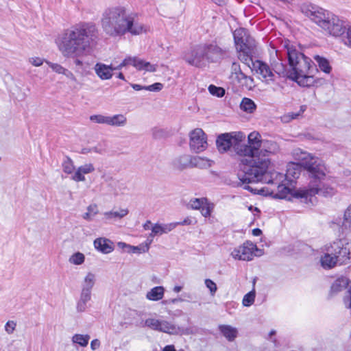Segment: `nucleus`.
<instances>
[{"label":"nucleus","mask_w":351,"mask_h":351,"mask_svg":"<svg viewBox=\"0 0 351 351\" xmlns=\"http://www.w3.org/2000/svg\"><path fill=\"white\" fill-rule=\"evenodd\" d=\"M293 158L298 162H289L284 179L291 182L299 178L302 167L306 171L309 178L307 188L300 189L295 192L294 196L313 204L315 195L331 196L335 193V189L324 182L328 179V170L324 162L319 158L300 149H294L292 152Z\"/></svg>","instance_id":"f257e3e1"},{"label":"nucleus","mask_w":351,"mask_h":351,"mask_svg":"<svg viewBox=\"0 0 351 351\" xmlns=\"http://www.w3.org/2000/svg\"><path fill=\"white\" fill-rule=\"evenodd\" d=\"M99 29L93 22H80L65 29L56 39V43L62 56L75 60L76 65H82L78 59L96 44Z\"/></svg>","instance_id":"f03ea898"},{"label":"nucleus","mask_w":351,"mask_h":351,"mask_svg":"<svg viewBox=\"0 0 351 351\" xmlns=\"http://www.w3.org/2000/svg\"><path fill=\"white\" fill-rule=\"evenodd\" d=\"M137 15L123 5L109 7L104 10L100 25L109 37L117 38L127 33L139 35L146 32L143 24L136 21Z\"/></svg>","instance_id":"7ed1b4c3"},{"label":"nucleus","mask_w":351,"mask_h":351,"mask_svg":"<svg viewBox=\"0 0 351 351\" xmlns=\"http://www.w3.org/2000/svg\"><path fill=\"white\" fill-rule=\"evenodd\" d=\"M259 166L254 165L245 170V175H240L239 180L241 182L249 184L253 182H263L267 184H273L276 186V191L268 190L265 188L260 189H254L248 185L243 186L245 189L249 190L254 193H258L263 195H271L278 199L287 198L290 193L291 190L287 186V181L284 178V174L277 171H267L271 163L269 159H265L259 162Z\"/></svg>","instance_id":"20e7f679"},{"label":"nucleus","mask_w":351,"mask_h":351,"mask_svg":"<svg viewBox=\"0 0 351 351\" xmlns=\"http://www.w3.org/2000/svg\"><path fill=\"white\" fill-rule=\"evenodd\" d=\"M282 46L286 49L291 68L288 77L296 82L300 86H313L315 82V79L311 74V60L299 51L289 40H284L282 43Z\"/></svg>","instance_id":"39448f33"},{"label":"nucleus","mask_w":351,"mask_h":351,"mask_svg":"<svg viewBox=\"0 0 351 351\" xmlns=\"http://www.w3.org/2000/svg\"><path fill=\"white\" fill-rule=\"evenodd\" d=\"M301 12L328 36L339 37L346 31L345 22L335 14L311 4L301 6Z\"/></svg>","instance_id":"423d86ee"},{"label":"nucleus","mask_w":351,"mask_h":351,"mask_svg":"<svg viewBox=\"0 0 351 351\" xmlns=\"http://www.w3.org/2000/svg\"><path fill=\"white\" fill-rule=\"evenodd\" d=\"M247 138L248 144L240 143L239 156L247 158L241 160L240 168L241 173L239 174V176L240 175H245V170L247 167L251 168L254 165L259 166V162L265 159L259 158V156H258L263 141L261 140V134L258 132L254 131L248 135Z\"/></svg>","instance_id":"0eeeda50"},{"label":"nucleus","mask_w":351,"mask_h":351,"mask_svg":"<svg viewBox=\"0 0 351 351\" xmlns=\"http://www.w3.org/2000/svg\"><path fill=\"white\" fill-rule=\"evenodd\" d=\"M245 136L241 132H233L219 135L216 141V145L219 152H226L232 147L237 154L239 155L240 143L244 141Z\"/></svg>","instance_id":"6e6552de"},{"label":"nucleus","mask_w":351,"mask_h":351,"mask_svg":"<svg viewBox=\"0 0 351 351\" xmlns=\"http://www.w3.org/2000/svg\"><path fill=\"white\" fill-rule=\"evenodd\" d=\"M326 251L335 255L339 264H346L351 259V241L338 239L326 245Z\"/></svg>","instance_id":"1a4fd4ad"},{"label":"nucleus","mask_w":351,"mask_h":351,"mask_svg":"<svg viewBox=\"0 0 351 351\" xmlns=\"http://www.w3.org/2000/svg\"><path fill=\"white\" fill-rule=\"evenodd\" d=\"M263 254L262 250L250 241L234 247L230 252V256L234 259L243 261H252L254 256H260Z\"/></svg>","instance_id":"9d476101"},{"label":"nucleus","mask_w":351,"mask_h":351,"mask_svg":"<svg viewBox=\"0 0 351 351\" xmlns=\"http://www.w3.org/2000/svg\"><path fill=\"white\" fill-rule=\"evenodd\" d=\"M205 50L202 44L195 45L184 53L183 59L191 66L201 67L206 62Z\"/></svg>","instance_id":"9b49d317"},{"label":"nucleus","mask_w":351,"mask_h":351,"mask_svg":"<svg viewBox=\"0 0 351 351\" xmlns=\"http://www.w3.org/2000/svg\"><path fill=\"white\" fill-rule=\"evenodd\" d=\"M145 325L152 330L169 335H178L180 332L179 327L167 320L151 317L145 320Z\"/></svg>","instance_id":"f8f14e48"},{"label":"nucleus","mask_w":351,"mask_h":351,"mask_svg":"<svg viewBox=\"0 0 351 351\" xmlns=\"http://www.w3.org/2000/svg\"><path fill=\"white\" fill-rule=\"evenodd\" d=\"M189 146L196 153L202 152L207 148V136L202 129L195 128L189 133Z\"/></svg>","instance_id":"ddd939ff"},{"label":"nucleus","mask_w":351,"mask_h":351,"mask_svg":"<svg viewBox=\"0 0 351 351\" xmlns=\"http://www.w3.org/2000/svg\"><path fill=\"white\" fill-rule=\"evenodd\" d=\"M234 40L237 49L247 47L254 48L255 46L254 40L244 28H239L234 32Z\"/></svg>","instance_id":"4468645a"},{"label":"nucleus","mask_w":351,"mask_h":351,"mask_svg":"<svg viewBox=\"0 0 351 351\" xmlns=\"http://www.w3.org/2000/svg\"><path fill=\"white\" fill-rule=\"evenodd\" d=\"M347 287H348V293L350 298H345L344 304L346 308H351V281L350 282L347 278L341 277L337 278L331 286L330 293L332 294H337Z\"/></svg>","instance_id":"2eb2a0df"},{"label":"nucleus","mask_w":351,"mask_h":351,"mask_svg":"<svg viewBox=\"0 0 351 351\" xmlns=\"http://www.w3.org/2000/svg\"><path fill=\"white\" fill-rule=\"evenodd\" d=\"M252 69L259 74L263 80L267 84L274 82L275 75L269 66L261 60H256L252 62Z\"/></svg>","instance_id":"dca6fc26"},{"label":"nucleus","mask_w":351,"mask_h":351,"mask_svg":"<svg viewBox=\"0 0 351 351\" xmlns=\"http://www.w3.org/2000/svg\"><path fill=\"white\" fill-rule=\"evenodd\" d=\"M95 171V168L93 163H85L75 169L71 178L76 182H84L86 181L85 175L93 173Z\"/></svg>","instance_id":"f3484780"},{"label":"nucleus","mask_w":351,"mask_h":351,"mask_svg":"<svg viewBox=\"0 0 351 351\" xmlns=\"http://www.w3.org/2000/svg\"><path fill=\"white\" fill-rule=\"evenodd\" d=\"M205 47L206 61L215 62L223 56L224 51L215 44H202Z\"/></svg>","instance_id":"a211bd4d"},{"label":"nucleus","mask_w":351,"mask_h":351,"mask_svg":"<svg viewBox=\"0 0 351 351\" xmlns=\"http://www.w3.org/2000/svg\"><path fill=\"white\" fill-rule=\"evenodd\" d=\"M129 213L127 208H113L103 213L104 219L107 222L120 221Z\"/></svg>","instance_id":"6ab92c4d"},{"label":"nucleus","mask_w":351,"mask_h":351,"mask_svg":"<svg viewBox=\"0 0 351 351\" xmlns=\"http://www.w3.org/2000/svg\"><path fill=\"white\" fill-rule=\"evenodd\" d=\"M279 151L278 145L272 141H263L258 156L261 158H268L270 154H274Z\"/></svg>","instance_id":"aec40b11"},{"label":"nucleus","mask_w":351,"mask_h":351,"mask_svg":"<svg viewBox=\"0 0 351 351\" xmlns=\"http://www.w3.org/2000/svg\"><path fill=\"white\" fill-rule=\"evenodd\" d=\"M96 75L102 80H107L112 78L113 74V66L104 63L98 62L94 66Z\"/></svg>","instance_id":"412c9836"},{"label":"nucleus","mask_w":351,"mask_h":351,"mask_svg":"<svg viewBox=\"0 0 351 351\" xmlns=\"http://www.w3.org/2000/svg\"><path fill=\"white\" fill-rule=\"evenodd\" d=\"M93 245L97 251L103 254H109L114 250L113 243L110 239L104 237L96 239Z\"/></svg>","instance_id":"4be33fe9"},{"label":"nucleus","mask_w":351,"mask_h":351,"mask_svg":"<svg viewBox=\"0 0 351 351\" xmlns=\"http://www.w3.org/2000/svg\"><path fill=\"white\" fill-rule=\"evenodd\" d=\"M176 223H154L152 227V232L149 234V237H154L157 235H161L162 234H167L174 228H176Z\"/></svg>","instance_id":"5701e85b"},{"label":"nucleus","mask_w":351,"mask_h":351,"mask_svg":"<svg viewBox=\"0 0 351 351\" xmlns=\"http://www.w3.org/2000/svg\"><path fill=\"white\" fill-rule=\"evenodd\" d=\"M333 223L340 226L343 230L351 232V204L344 210L343 219H336Z\"/></svg>","instance_id":"b1692460"},{"label":"nucleus","mask_w":351,"mask_h":351,"mask_svg":"<svg viewBox=\"0 0 351 351\" xmlns=\"http://www.w3.org/2000/svg\"><path fill=\"white\" fill-rule=\"evenodd\" d=\"M192 156L184 154L176 158L173 165L175 168L179 170H183L191 167Z\"/></svg>","instance_id":"393cba45"},{"label":"nucleus","mask_w":351,"mask_h":351,"mask_svg":"<svg viewBox=\"0 0 351 351\" xmlns=\"http://www.w3.org/2000/svg\"><path fill=\"white\" fill-rule=\"evenodd\" d=\"M108 126L115 128H123L128 123V119L123 114L109 115Z\"/></svg>","instance_id":"a878e982"},{"label":"nucleus","mask_w":351,"mask_h":351,"mask_svg":"<svg viewBox=\"0 0 351 351\" xmlns=\"http://www.w3.org/2000/svg\"><path fill=\"white\" fill-rule=\"evenodd\" d=\"M320 262L324 268L330 269L335 267V265L339 263V261L335 255H333L331 252L326 251V254L322 256Z\"/></svg>","instance_id":"bb28decb"},{"label":"nucleus","mask_w":351,"mask_h":351,"mask_svg":"<svg viewBox=\"0 0 351 351\" xmlns=\"http://www.w3.org/2000/svg\"><path fill=\"white\" fill-rule=\"evenodd\" d=\"M91 299V292L81 290L80 298L77 304V310L79 312H84L86 309L87 302Z\"/></svg>","instance_id":"cd10ccee"},{"label":"nucleus","mask_w":351,"mask_h":351,"mask_svg":"<svg viewBox=\"0 0 351 351\" xmlns=\"http://www.w3.org/2000/svg\"><path fill=\"white\" fill-rule=\"evenodd\" d=\"M165 294V288L158 286L152 288L146 293V298L151 301H158L161 300Z\"/></svg>","instance_id":"c85d7f7f"},{"label":"nucleus","mask_w":351,"mask_h":351,"mask_svg":"<svg viewBox=\"0 0 351 351\" xmlns=\"http://www.w3.org/2000/svg\"><path fill=\"white\" fill-rule=\"evenodd\" d=\"M222 335L230 341H232L237 336V329L230 325H221L219 327Z\"/></svg>","instance_id":"c756f323"},{"label":"nucleus","mask_w":351,"mask_h":351,"mask_svg":"<svg viewBox=\"0 0 351 351\" xmlns=\"http://www.w3.org/2000/svg\"><path fill=\"white\" fill-rule=\"evenodd\" d=\"M96 281V276L92 272H88L84 276L82 282V289L84 291H92Z\"/></svg>","instance_id":"7c9ffc66"},{"label":"nucleus","mask_w":351,"mask_h":351,"mask_svg":"<svg viewBox=\"0 0 351 351\" xmlns=\"http://www.w3.org/2000/svg\"><path fill=\"white\" fill-rule=\"evenodd\" d=\"M254 48H243V49H237L238 52V58L239 59L245 63V64H247L250 66V62H253L252 60V53Z\"/></svg>","instance_id":"2f4dec72"},{"label":"nucleus","mask_w":351,"mask_h":351,"mask_svg":"<svg viewBox=\"0 0 351 351\" xmlns=\"http://www.w3.org/2000/svg\"><path fill=\"white\" fill-rule=\"evenodd\" d=\"M314 60L321 71L327 74L331 72L332 67L330 62L326 58L316 55L314 56Z\"/></svg>","instance_id":"473e14b6"},{"label":"nucleus","mask_w":351,"mask_h":351,"mask_svg":"<svg viewBox=\"0 0 351 351\" xmlns=\"http://www.w3.org/2000/svg\"><path fill=\"white\" fill-rule=\"evenodd\" d=\"M213 162L207 158L199 156L192 157L191 167L205 169L211 167Z\"/></svg>","instance_id":"72a5a7b5"},{"label":"nucleus","mask_w":351,"mask_h":351,"mask_svg":"<svg viewBox=\"0 0 351 351\" xmlns=\"http://www.w3.org/2000/svg\"><path fill=\"white\" fill-rule=\"evenodd\" d=\"M99 213L96 204H91L86 208V211L82 215V218L86 221H92Z\"/></svg>","instance_id":"f704fd0d"},{"label":"nucleus","mask_w":351,"mask_h":351,"mask_svg":"<svg viewBox=\"0 0 351 351\" xmlns=\"http://www.w3.org/2000/svg\"><path fill=\"white\" fill-rule=\"evenodd\" d=\"M152 241V240L147 239L145 242L140 244L138 246H133L130 245V246L129 247V250H128V252L134 254H142L147 252L149 250V245Z\"/></svg>","instance_id":"c9c22d12"},{"label":"nucleus","mask_w":351,"mask_h":351,"mask_svg":"<svg viewBox=\"0 0 351 351\" xmlns=\"http://www.w3.org/2000/svg\"><path fill=\"white\" fill-rule=\"evenodd\" d=\"M240 108L247 113H253L256 108V106L251 99L244 97L240 104Z\"/></svg>","instance_id":"e433bc0d"},{"label":"nucleus","mask_w":351,"mask_h":351,"mask_svg":"<svg viewBox=\"0 0 351 351\" xmlns=\"http://www.w3.org/2000/svg\"><path fill=\"white\" fill-rule=\"evenodd\" d=\"M89 339L90 335L82 334H75L71 338V341L73 343L77 344L82 347H86L88 344Z\"/></svg>","instance_id":"4c0bfd02"},{"label":"nucleus","mask_w":351,"mask_h":351,"mask_svg":"<svg viewBox=\"0 0 351 351\" xmlns=\"http://www.w3.org/2000/svg\"><path fill=\"white\" fill-rule=\"evenodd\" d=\"M207 198H191L187 204V208L192 210H199L207 201Z\"/></svg>","instance_id":"58836bf2"},{"label":"nucleus","mask_w":351,"mask_h":351,"mask_svg":"<svg viewBox=\"0 0 351 351\" xmlns=\"http://www.w3.org/2000/svg\"><path fill=\"white\" fill-rule=\"evenodd\" d=\"M85 261V256L83 253L77 252L70 256L69 262L71 265H80Z\"/></svg>","instance_id":"ea45409f"},{"label":"nucleus","mask_w":351,"mask_h":351,"mask_svg":"<svg viewBox=\"0 0 351 351\" xmlns=\"http://www.w3.org/2000/svg\"><path fill=\"white\" fill-rule=\"evenodd\" d=\"M232 73L236 75V77L239 80H241L243 79L246 80L247 81H252V79L250 77L246 76L243 73L241 72L240 66L239 64L234 62L232 65Z\"/></svg>","instance_id":"a19ab883"},{"label":"nucleus","mask_w":351,"mask_h":351,"mask_svg":"<svg viewBox=\"0 0 351 351\" xmlns=\"http://www.w3.org/2000/svg\"><path fill=\"white\" fill-rule=\"evenodd\" d=\"M62 169L65 173L72 176L76 169L72 160L68 158L62 163Z\"/></svg>","instance_id":"79ce46f5"},{"label":"nucleus","mask_w":351,"mask_h":351,"mask_svg":"<svg viewBox=\"0 0 351 351\" xmlns=\"http://www.w3.org/2000/svg\"><path fill=\"white\" fill-rule=\"evenodd\" d=\"M214 207H215L214 204L209 202L208 199H207V201L204 204V206L201 208L199 211L203 217H208L210 216V215L214 209Z\"/></svg>","instance_id":"37998d69"},{"label":"nucleus","mask_w":351,"mask_h":351,"mask_svg":"<svg viewBox=\"0 0 351 351\" xmlns=\"http://www.w3.org/2000/svg\"><path fill=\"white\" fill-rule=\"evenodd\" d=\"M157 69L156 64H152L149 62H146L141 59L138 69L139 71H145L147 72H155Z\"/></svg>","instance_id":"c03bdc74"},{"label":"nucleus","mask_w":351,"mask_h":351,"mask_svg":"<svg viewBox=\"0 0 351 351\" xmlns=\"http://www.w3.org/2000/svg\"><path fill=\"white\" fill-rule=\"evenodd\" d=\"M109 116L104 114H93L90 117V120L99 124H105L108 125Z\"/></svg>","instance_id":"a18cd8bd"},{"label":"nucleus","mask_w":351,"mask_h":351,"mask_svg":"<svg viewBox=\"0 0 351 351\" xmlns=\"http://www.w3.org/2000/svg\"><path fill=\"white\" fill-rule=\"evenodd\" d=\"M255 291L252 290L245 294L243 298L242 304L244 306H251L255 300Z\"/></svg>","instance_id":"49530a36"},{"label":"nucleus","mask_w":351,"mask_h":351,"mask_svg":"<svg viewBox=\"0 0 351 351\" xmlns=\"http://www.w3.org/2000/svg\"><path fill=\"white\" fill-rule=\"evenodd\" d=\"M209 93L217 97H221L225 95V90L222 87H218L215 85H210L208 86Z\"/></svg>","instance_id":"de8ad7c7"},{"label":"nucleus","mask_w":351,"mask_h":351,"mask_svg":"<svg viewBox=\"0 0 351 351\" xmlns=\"http://www.w3.org/2000/svg\"><path fill=\"white\" fill-rule=\"evenodd\" d=\"M140 61L141 59L137 57L128 56L123 60V64L125 66L132 65L138 70Z\"/></svg>","instance_id":"09e8293b"},{"label":"nucleus","mask_w":351,"mask_h":351,"mask_svg":"<svg viewBox=\"0 0 351 351\" xmlns=\"http://www.w3.org/2000/svg\"><path fill=\"white\" fill-rule=\"evenodd\" d=\"M16 321L8 320L4 326L5 332L9 335H12L16 330Z\"/></svg>","instance_id":"8fccbe9b"},{"label":"nucleus","mask_w":351,"mask_h":351,"mask_svg":"<svg viewBox=\"0 0 351 351\" xmlns=\"http://www.w3.org/2000/svg\"><path fill=\"white\" fill-rule=\"evenodd\" d=\"M274 70L279 75L287 76L288 77L289 71H286L285 66L282 62L276 63L274 66Z\"/></svg>","instance_id":"3c124183"},{"label":"nucleus","mask_w":351,"mask_h":351,"mask_svg":"<svg viewBox=\"0 0 351 351\" xmlns=\"http://www.w3.org/2000/svg\"><path fill=\"white\" fill-rule=\"evenodd\" d=\"M45 62L49 65V66L52 69V71L56 72V73L63 75L65 72L66 69L60 64L53 63L47 60H46Z\"/></svg>","instance_id":"603ef678"},{"label":"nucleus","mask_w":351,"mask_h":351,"mask_svg":"<svg viewBox=\"0 0 351 351\" xmlns=\"http://www.w3.org/2000/svg\"><path fill=\"white\" fill-rule=\"evenodd\" d=\"M206 287L209 289L212 295H214L217 290L216 283L210 279H206L204 281Z\"/></svg>","instance_id":"864d4df0"},{"label":"nucleus","mask_w":351,"mask_h":351,"mask_svg":"<svg viewBox=\"0 0 351 351\" xmlns=\"http://www.w3.org/2000/svg\"><path fill=\"white\" fill-rule=\"evenodd\" d=\"M45 61L46 60H45L43 58L36 56L30 57L28 59L29 63H30L32 66L36 67L42 66L43 62Z\"/></svg>","instance_id":"5fc2aeb1"},{"label":"nucleus","mask_w":351,"mask_h":351,"mask_svg":"<svg viewBox=\"0 0 351 351\" xmlns=\"http://www.w3.org/2000/svg\"><path fill=\"white\" fill-rule=\"evenodd\" d=\"M163 88V84L159 82L154 83L152 85L146 86V90L149 91H160Z\"/></svg>","instance_id":"6e6d98bb"},{"label":"nucleus","mask_w":351,"mask_h":351,"mask_svg":"<svg viewBox=\"0 0 351 351\" xmlns=\"http://www.w3.org/2000/svg\"><path fill=\"white\" fill-rule=\"evenodd\" d=\"M346 30V44L351 48V25Z\"/></svg>","instance_id":"4d7b16f0"},{"label":"nucleus","mask_w":351,"mask_h":351,"mask_svg":"<svg viewBox=\"0 0 351 351\" xmlns=\"http://www.w3.org/2000/svg\"><path fill=\"white\" fill-rule=\"evenodd\" d=\"M99 347H100V341L99 339H93L90 342V348L93 350H95L98 349Z\"/></svg>","instance_id":"13d9d810"},{"label":"nucleus","mask_w":351,"mask_h":351,"mask_svg":"<svg viewBox=\"0 0 351 351\" xmlns=\"http://www.w3.org/2000/svg\"><path fill=\"white\" fill-rule=\"evenodd\" d=\"M177 226H185V225H191L192 223V221L189 217L185 218L182 221L176 222Z\"/></svg>","instance_id":"bf43d9fd"},{"label":"nucleus","mask_w":351,"mask_h":351,"mask_svg":"<svg viewBox=\"0 0 351 351\" xmlns=\"http://www.w3.org/2000/svg\"><path fill=\"white\" fill-rule=\"evenodd\" d=\"M298 115V114H295L293 112L289 113L287 115L285 116L284 119L285 121H289L290 120L296 119Z\"/></svg>","instance_id":"052dcab7"},{"label":"nucleus","mask_w":351,"mask_h":351,"mask_svg":"<svg viewBox=\"0 0 351 351\" xmlns=\"http://www.w3.org/2000/svg\"><path fill=\"white\" fill-rule=\"evenodd\" d=\"M154 226V224L151 222V221H147L144 224H143V228L145 230H151L152 232V227Z\"/></svg>","instance_id":"680f3d73"},{"label":"nucleus","mask_w":351,"mask_h":351,"mask_svg":"<svg viewBox=\"0 0 351 351\" xmlns=\"http://www.w3.org/2000/svg\"><path fill=\"white\" fill-rule=\"evenodd\" d=\"M63 75H66L67 77H69L73 80H75V77L74 75L66 69H65V72L64 73Z\"/></svg>","instance_id":"e2e57ef3"},{"label":"nucleus","mask_w":351,"mask_h":351,"mask_svg":"<svg viewBox=\"0 0 351 351\" xmlns=\"http://www.w3.org/2000/svg\"><path fill=\"white\" fill-rule=\"evenodd\" d=\"M162 351H176L173 345H167L163 348Z\"/></svg>","instance_id":"0e129e2a"},{"label":"nucleus","mask_w":351,"mask_h":351,"mask_svg":"<svg viewBox=\"0 0 351 351\" xmlns=\"http://www.w3.org/2000/svg\"><path fill=\"white\" fill-rule=\"evenodd\" d=\"M132 86L135 90H146V86L140 84H132Z\"/></svg>","instance_id":"69168bd1"},{"label":"nucleus","mask_w":351,"mask_h":351,"mask_svg":"<svg viewBox=\"0 0 351 351\" xmlns=\"http://www.w3.org/2000/svg\"><path fill=\"white\" fill-rule=\"evenodd\" d=\"M117 245H118L120 248H121V249H125V248H126V249H128V250H129V247L130 246V245L127 244V243H124V242H119V243H118V244H117Z\"/></svg>","instance_id":"338daca9"},{"label":"nucleus","mask_w":351,"mask_h":351,"mask_svg":"<svg viewBox=\"0 0 351 351\" xmlns=\"http://www.w3.org/2000/svg\"><path fill=\"white\" fill-rule=\"evenodd\" d=\"M253 235L259 236L261 234V230L258 228H255L252 230Z\"/></svg>","instance_id":"774afa93"}]
</instances>
